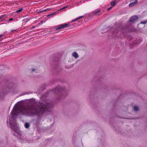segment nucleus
<instances>
[{
  "label": "nucleus",
  "instance_id": "nucleus-23",
  "mask_svg": "<svg viewBox=\"0 0 147 147\" xmlns=\"http://www.w3.org/2000/svg\"><path fill=\"white\" fill-rule=\"evenodd\" d=\"M16 31V30H11V32H13V31Z\"/></svg>",
  "mask_w": 147,
  "mask_h": 147
},
{
  "label": "nucleus",
  "instance_id": "nucleus-19",
  "mask_svg": "<svg viewBox=\"0 0 147 147\" xmlns=\"http://www.w3.org/2000/svg\"><path fill=\"white\" fill-rule=\"evenodd\" d=\"M47 11V9H44V10H42V11H41V12H45L46 11Z\"/></svg>",
  "mask_w": 147,
  "mask_h": 147
},
{
  "label": "nucleus",
  "instance_id": "nucleus-10",
  "mask_svg": "<svg viewBox=\"0 0 147 147\" xmlns=\"http://www.w3.org/2000/svg\"><path fill=\"white\" fill-rule=\"evenodd\" d=\"M100 11V9L96 11H94V12L93 14L95 15L96 14H97V13H99Z\"/></svg>",
  "mask_w": 147,
  "mask_h": 147
},
{
  "label": "nucleus",
  "instance_id": "nucleus-7",
  "mask_svg": "<svg viewBox=\"0 0 147 147\" xmlns=\"http://www.w3.org/2000/svg\"><path fill=\"white\" fill-rule=\"evenodd\" d=\"M72 55L76 59L78 57V53L76 52H74L73 53Z\"/></svg>",
  "mask_w": 147,
  "mask_h": 147
},
{
  "label": "nucleus",
  "instance_id": "nucleus-25",
  "mask_svg": "<svg viewBox=\"0 0 147 147\" xmlns=\"http://www.w3.org/2000/svg\"><path fill=\"white\" fill-rule=\"evenodd\" d=\"M34 69H32V71H34Z\"/></svg>",
  "mask_w": 147,
  "mask_h": 147
},
{
  "label": "nucleus",
  "instance_id": "nucleus-13",
  "mask_svg": "<svg viewBox=\"0 0 147 147\" xmlns=\"http://www.w3.org/2000/svg\"><path fill=\"white\" fill-rule=\"evenodd\" d=\"M6 16V15H2L0 17V19H1L2 18H4Z\"/></svg>",
  "mask_w": 147,
  "mask_h": 147
},
{
  "label": "nucleus",
  "instance_id": "nucleus-1",
  "mask_svg": "<svg viewBox=\"0 0 147 147\" xmlns=\"http://www.w3.org/2000/svg\"><path fill=\"white\" fill-rule=\"evenodd\" d=\"M32 102V100H30L31 105L26 107L16 104L11 113V116L7 119V123L8 125H9L12 134L19 138L21 143L26 142L28 140L21 135V132L16 122L15 118L18 114L17 113L19 112L20 115L28 116L35 115H39L44 111H47L48 109L51 108L53 106V105L49 103L48 105V103H46V104L44 102L42 103L37 102L36 104Z\"/></svg>",
  "mask_w": 147,
  "mask_h": 147
},
{
  "label": "nucleus",
  "instance_id": "nucleus-22",
  "mask_svg": "<svg viewBox=\"0 0 147 147\" xmlns=\"http://www.w3.org/2000/svg\"><path fill=\"white\" fill-rule=\"evenodd\" d=\"M35 27V26H32V27H31V29H33V28H34Z\"/></svg>",
  "mask_w": 147,
  "mask_h": 147
},
{
  "label": "nucleus",
  "instance_id": "nucleus-15",
  "mask_svg": "<svg viewBox=\"0 0 147 147\" xmlns=\"http://www.w3.org/2000/svg\"><path fill=\"white\" fill-rule=\"evenodd\" d=\"M23 10V9L22 8H20L19 10H17L16 12H20L22 10Z\"/></svg>",
  "mask_w": 147,
  "mask_h": 147
},
{
  "label": "nucleus",
  "instance_id": "nucleus-24",
  "mask_svg": "<svg viewBox=\"0 0 147 147\" xmlns=\"http://www.w3.org/2000/svg\"><path fill=\"white\" fill-rule=\"evenodd\" d=\"M134 30V28H133L132 29V30H131V31H133Z\"/></svg>",
  "mask_w": 147,
  "mask_h": 147
},
{
  "label": "nucleus",
  "instance_id": "nucleus-11",
  "mask_svg": "<svg viewBox=\"0 0 147 147\" xmlns=\"http://www.w3.org/2000/svg\"><path fill=\"white\" fill-rule=\"evenodd\" d=\"M139 40H139V39H136V40L135 41V42H134V44H139L140 42H139Z\"/></svg>",
  "mask_w": 147,
  "mask_h": 147
},
{
  "label": "nucleus",
  "instance_id": "nucleus-26",
  "mask_svg": "<svg viewBox=\"0 0 147 147\" xmlns=\"http://www.w3.org/2000/svg\"><path fill=\"white\" fill-rule=\"evenodd\" d=\"M67 7L65 6V7H63V8L64 9V8H66Z\"/></svg>",
  "mask_w": 147,
  "mask_h": 147
},
{
  "label": "nucleus",
  "instance_id": "nucleus-9",
  "mask_svg": "<svg viewBox=\"0 0 147 147\" xmlns=\"http://www.w3.org/2000/svg\"><path fill=\"white\" fill-rule=\"evenodd\" d=\"M56 14V12H55L54 13H51L50 14H49V15H48L47 16V17H52L53 16H54Z\"/></svg>",
  "mask_w": 147,
  "mask_h": 147
},
{
  "label": "nucleus",
  "instance_id": "nucleus-16",
  "mask_svg": "<svg viewBox=\"0 0 147 147\" xmlns=\"http://www.w3.org/2000/svg\"><path fill=\"white\" fill-rule=\"evenodd\" d=\"M3 35L2 34H0V41H1V40L2 39V38H1L2 36Z\"/></svg>",
  "mask_w": 147,
  "mask_h": 147
},
{
  "label": "nucleus",
  "instance_id": "nucleus-17",
  "mask_svg": "<svg viewBox=\"0 0 147 147\" xmlns=\"http://www.w3.org/2000/svg\"><path fill=\"white\" fill-rule=\"evenodd\" d=\"M83 16H80L78 18H77V19H78H78H80L81 18H82V17H83Z\"/></svg>",
  "mask_w": 147,
  "mask_h": 147
},
{
  "label": "nucleus",
  "instance_id": "nucleus-20",
  "mask_svg": "<svg viewBox=\"0 0 147 147\" xmlns=\"http://www.w3.org/2000/svg\"><path fill=\"white\" fill-rule=\"evenodd\" d=\"M78 20V19H77V18H76V19H74V20H72V22H75V21L76 20Z\"/></svg>",
  "mask_w": 147,
  "mask_h": 147
},
{
  "label": "nucleus",
  "instance_id": "nucleus-3",
  "mask_svg": "<svg viewBox=\"0 0 147 147\" xmlns=\"http://www.w3.org/2000/svg\"><path fill=\"white\" fill-rule=\"evenodd\" d=\"M69 26V24H63L59 25L58 26L55 27V28L56 30L60 29L61 28H67Z\"/></svg>",
  "mask_w": 147,
  "mask_h": 147
},
{
  "label": "nucleus",
  "instance_id": "nucleus-27",
  "mask_svg": "<svg viewBox=\"0 0 147 147\" xmlns=\"http://www.w3.org/2000/svg\"><path fill=\"white\" fill-rule=\"evenodd\" d=\"M116 32H117V31H116V30L115 31H114V32L115 33H116Z\"/></svg>",
  "mask_w": 147,
  "mask_h": 147
},
{
  "label": "nucleus",
  "instance_id": "nucleus-6",
  "mask_svg": "<svg viewBox=\"0 0 147 147\" xmlns=\"http://www.w3.org/2000/svg\"><path fill=\"white\" fill-rule=\"evenodd\" d=\"M138 2L137 0H133L129 4V6H133L136 3Z\"/></svg>",
  "mask_w": 147,
  "mask_h": 147
},
{
  "label": "nucleus",
  "instance_id": "nucleus-14",
  "mask_svg": "<svg viewBox=\"0 0 147 147\" xmlns=\"http://www.w3.org/2000/svg\"><path fill=\"white\" fill-rule=\"evenodd\" d=\"M147 22V21H144L143 22H141L140 24H139L138 25V26L140 24H145Z\"/></svg>",
  "mask_w": 147,
  "mask_h": 147
},
{
  "label": "nucleus",
  "instance_id": "nucleus-28",
  "mask_svg": "<svg viewBox=\"0 0 147 147\" xmlns=\"http://www.w3.org/2000/svg\"><path fill=\"white\" fill-rule=\"evenodd\" d=\"M63 9V8H62L61 9Z\"/></svg>",
  "mask_w": 147,
  "mask_h": 147
},
{
  "label": "nucleus",
  "instance_id": "nucleus-29",
  "mask_svg": "<svg viewBox=\"0 0 147 147\" xmlns=\"http://www.w3.org/2000/svg\"><path fill=\"white\" fill-rule=\"evenodd\" d=\"M100 13H99V14H98V15H100Z\"/></svg>",
  "mask_w": 147,
  "mask_h": 147
},
{
  "label": "nucleus",
  "instance_id": "nucleus-12",
  "mask_svg": "<svg viewBox=\"0 0 147 147\" xmlns=\"http://www.w3.org/2000/svg\"><path fill=\"white\" fill-rule=\"evenodd\" d=\"M138 109V106H134V111H137Z\"/></svg>",
  "mask_w": 147,
  "mask_h": 147
},
{
  "label": "nucleus",
  "instance_id": "nucleus-2",
  "mask_svg": "<svg viewBox=\"0 0 147 147\" xmlns=\"http://www.w3.org/2000/svg\"><path fill=\"white\" fill-rule=\"evenodd\" d=\"M65 89V88H63L60 86H58L57 88H56L54 90V92L56 94H58L59 98V99L61 98V97H60L61 96H63V95L64 93V90Z\"/></svg>",
  "mask_w": 147,
  "mask_h": 147
},
{
  "label": "nucleus",
  "instance_id": "nucleus-4",
  "mask_svg": "<svg viewBox=\"0 0 147 147\" xmlns=\"http://www.w3.org/2000/svg\"><path fill=\"white\" fill-rule=\"evenodd\" d=\"M138 20V18L137 16H134L130 18L129 22L131 23H134L136 22Z\"/></svg>",
  "mask_w": 147,
  "mask_h": 147
},
{
  "label": "nucleus",
  "instance_id": "nucleus-8",
  "mask_svg": "<svg viewBox=\"0 0 147 147\" xmlns=\"http://www.w3.org/2000/svg\"><path fill=\"white\" fill-rule=\"evenodd\" d=\"M24 126L26 128L28 129L30 126V124L29 123H26L24 125Z\"/></svg>",
  "mask_w": 147,
  "mask_h": 147
},
{
  "label": "nucleus",
  "instance_id": "nucleus-21",
  "mask_svg": "<svg viewBox=\"0 0 147 147\" xmlns=\"http://www.w3.org/2000/svg\"><path fill=\"white\" fill-rule=\"evenodd\" d=\"M112 7H112V6L111 7H110L109 8L107 9V10H110V9H111Z\"/></svg>",
  "mask_w": 147,
  "mask_h": 147
},
{
  "label": "nucleus",
  "instance_id": "nucleus-5",
  "mask_svg": "<svg viewBox=\"0 0 147 147\" xmlns=\"http://www.w3.org/2000/svg\"><path fill=\"white\" fill-rule=\"evenodd\" d=\"M119 0H114L113 1L111 2V5L112 7H113L119 1Z\"/></svg>",
  "mask_w": 147,
  "mask_h": 147
},
{
  "label": "nucleus",
  "instance_id": "nucleus-18",
  "mask_svg": "<svg viewBox=\"0 0 147 147\" xmlns=\"http://www.w3.org/2000/svg\"><path fill=\"white\" fill-rule=\"evenodd\" d=\"M13 20V19L12 18H10L9 20V21H11Z\"/></svg>",
  "mask_w": 147,
  "mask_h": 147
}]
</instances>
